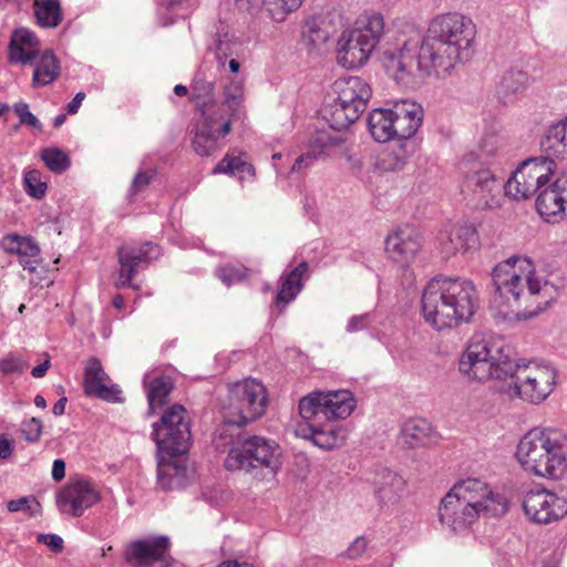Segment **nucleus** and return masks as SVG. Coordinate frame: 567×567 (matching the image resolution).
I'll list each match as a JSON object with an SVG mask.
<instances>
[{
  "instance_id": "obj_9",
  "label": "nucleus",
  "mask_w": 567,
  "mask_h": 567,
  "mask_svg": "<svg viewBox=\"0 0 567 567\" xmlns=\"http://www.w3.org/2000/svg\"><path fill=\"white\" fill-rule=\"evenodd\" d=\"M268 405V395L262 383L246 379L229 386L223 411L231 422L248 424L261 417Z\"/></svg>"
},
{
  "instance_id": "obj_44",
  "label": "nucleus",
  "mask_w": 567,
  "mask_h": 567,
  "mask_svg": "<svg viewBox=\"0 0 567 567\" xmlns=\"http://www.w3.org/2000/svg\"><path fill=\"white\" fill-rule=\"evenodd\" d=\"M225 100L223 106L231 111L233 117H243L244 111L241 103L244 101V85L240 81H231L224 90Z\"/></svg>"
},
{
  "instance_id": "obj_15",
  "label": "nucleus",
  "mask_w": 567,
  "mask_h": 567,
  "mask_svg": "<svg viewBox=\"0 0 567 567\" xmlns=\"http://www.w3.org/2000/svg\"><path fill=\"white\" fill-rule=\"evenodd\" d=\"M523 509L533 523L549 524L567 514V498L545 488L530 489L524 496Z\"/></svg>"
},
{
  "instance_id": "obj_55",
  "label": "nucleus",
  "mask_w": 567,
  "mask_h": 567,
  "mask_svg": "<svg viewBox=\"0 0 567 567\" xmlns=\"http://www.w3.org/2000/svg\"><path fill=\"white\" fill-rule=\"evenodd\" d=\"M332 35V31L324 27V21L319 23L315 22L309 28L308 41L312 45L317 47L326 43Z\"/></svg>"
},
{
  "instance_id": "obj_46",
  "label": "nucleus",
  "mask_w": 567,
  "mask_h": 567,
  "mask_svg": "<svg viewBox=\"0 0 567 567\" xmlns=\"http://www.w3.org/2000/svg\"><path fill=\"white\" fill-rule=\"evenodd\" d=\"M508 511V499L504 494L494 493L487 487V495L483 498L482 512L491 516H503Z\"/></svg>"
},
{
  "instance_id": "obj_58",
  "label": "nucleus",
  "mask_w": 567,
  "mask_h": 567,
  "mask_svg": "<svg viewBox=\"0 0 567 567\" xmlns=\"http://www.w3.org/2000/svg\"><path fill=\"white\" fill-rule=\"evenodd\" d=\"M370 322V315L363 313L360 316H353L349 319L347 324L348 332H357L368 328Z\"/></svg>"
},
{
  "instance_id": "obj_32",
  "label": "nucleus",
  "mask_w": 567,
  "mask_h": 567,
  "mask_svg": "<svg viewBox=\"0 0 567 567\" xmlns=\"http://www.w3.org/2000/svg\"><path fill=\"white\" fill-rule=\"evenodd\" d=\"M213 65L203 63L196 72L192 82L193 100L202 114L205 109L215 103V76L208 74Z\"/></svg>"
},
{
  "instance_id": "obj_19",
  "label": "nucleus",
  "mask_w": 567,
  "mask_h": 567,
  "mask_svg": "<svg viewBox=\"0 0 567 567\" xmlns=\"http://www.w3.org/2000/svg\"><path fill=\"white\" fill-rule=\"evenodd\" d=\"M535 206L546 221L563 218L567 210V174L556 177L551 184L538 189Z\"/></svg>"
},
{
  "instance_id": "obj_13",
  "label": "nucleus",
  "mask_w": 567,
  "mask_h": 567,
  "mask_svg": "<svg viewBox=\"0 0 567 567\" xmlns=\"http://www.w3.org/2000/svg\"><path fill=\"white\" fill-rule=\"evenodd\" d=\"M168 536H148L131 542L124 550V560L131 567H171Z\"/></svg>"
},
{
  "instance_id": "obj_20",
  "label": "nucleus",
  "mask_w": 567,
  "mask_h": 567,
  "mask_svg": "<svg viewBox=\"0 0 567 567\" xmlns=\"http://www.w3.org/2000/svg\"><path fill=\"white\" fill-rule=\"evenodd\" d=\"M392 107L395 130L394 141L398 143L413 142L412 137H414L423 122V107L410 100L395 101Z\"/></svg>"
},
{
  "instance_id": "obj_23",
  "label": "nucleus",
  "mask_w": 567,
  "mask_h": 567,
  "mask_svg": "<svg viewBox=\"0 0 567 567\" xmlns=\"http://www.w3.org/2000/svg\"><path fill=\"white\" fill-rule=\"evenodd\" d=\"M373 51L359 33L344 30L338 40L337 61L344 69H358L368 62Z\"/></svg>"
},
{
  "instance_id": "obj_12",
  "label": "nucleus",
  "mask_w": 567,
  "mask_h": 567,
  "mask_svg": "<svg viewBox=\"0 0 567 567\" xmlns=\"http://www.w3.org/2000/svg\"><path fill=\"white\" fill-rule=\"evenodd\" d=\"M202 124L196 126L193 138L194 151L200 156H208L220 147L219 140L231 131V123L243 117H233L231 111L220 105L216 111L208 113L205 109Z\"/></svg>"
},
{
  "instance_id": "obj_34",
  "label": "nucleus",
  "mask_w": 567,
  "mask_h": 567,
  "mask_svg": "<svg viewBox=\"0 0 567 567\" xmlns=\"http://www.w3.org/2000/svg\"><path fill=\"white\" fill-rule=\"evenodd\" d=\"M34 61L32 87L49 85L61 75V64L52 50H45Z\"/></svg>"
},
{
  "instance_id": "obj_39",
  "label": "nucleus",
  "mask_w": 567,
  "mask_h": 567,
  "mask_svg": "<svg viewBox=\"0 0 567 567\" xmlns=\"http://www.w3.org/2000/svg\"><path fill=\"white\" fill-rule=\"evenodd\" d=\"M307 430L309 433H303V437L324 451L337 447L344 439L342 430L332 425L308 424ZM300 431L306 432V429Z\"/></svg>"
},
{
  "instance_id": "obj_3",
  "label": "nucleus",
  "mask_w": 567,
  "mask_h": 567,
  "mask_svg": "<svg viewBox=\"0 0 567 567\" xmlns=\"http://www.w3.org/2000/svg\"><path fill=\"white\" fill-rule=\"evenodd\" d=\"M477 308L478 296L473 281L457 276L433 277L421 297L423 318L437 331L467 323Z\"/></svg>"
},
{
  "instance_id": "obj_8",
  "label": "nucleus",
  "mask_w": 567,
  "mask_h": 567,
  "mask_svg": "<svg viewBox=\"0 0 567 567\" xmlns=\"http://www.w3.org/2000/svg\"><path fill=\"white\" fill-rule=\"evenodd\" d=\"M152 440L156 444V455H168L169 458L188 453L192 433L188 412L184 405L174 403L152 425Z\"/></svg>"
},
{
  "instance_id": "obj_33",
  "label": "nucleus",
  "mask_w": 567,
  "mask_h": 567,
  "mask_svg": "<svg viewBox=\"0 0 567 567\" xmlns=\"http://www.w3.org/2000/svg\"><path fill=\"white\" fill-rule=\"evenodd\" d=\"M393 107H378L367 117L368 130L374 141L386 143L394 141Z\"/></svg>"
},
{
  "instance_id": "obj_21",
  "label": "nucleus",
  "mask_w": 567,
  "mask_h": 567,
  "mask_svg": "<svg viewBox=\"0 0 567 567\" xmlns=\"http://www.w3.org/2000/svg\"><path fill=\"white\" fill-rule=\"evenodd\" d=\"M110 380L100 359L92 357L84 369V393L91 398H97L106 402H123L122 390L117 384H105Z\"/></svg>"
},
{
  "instance_id": "obj_31",
  "label": "nucleus",
  "mask_w": 567,
  "mask_h": 567,
  "mask_svg": "<svg viewBox=\"0 0 567 567\" xmlns=\"http://www.w3.org/2000/svg\"><path fill=\"white\" fill-rule=\"evenodd\" d=\"M403 445L416 449L432 444L436 439L431 423L422 417L410 419L401 429Z\"/></svg>"
},
{
  "instance_id": "obj_25",
  "label": "nucleus",
  "mask_w": 567,
  "mask_h": 567,
  "mask_svg": "<svg viewBox=\"0 0 567 567\" xmlns=\"http://www.w3.org/2000/svg\"><path fill=\"white\" fill-rule=\"evenodd\" d=\"M39 52L40 40L33 31L19 28L12 32L8 45V61L10 64L33 65Z\"/></svg>"
},
{
  "instance_id": "obj_41",
  "label": "nucleus",
  "mask_w": 567,
  "mask_h": 567,
  "mask_svg": "<svg viewBox=\"0 0 567 567\" xmlns=\"http://www.w3.org/2000/svg\"><path fill=\"white\" fill-rule=\"evenodd\" d=\"M414 152V142L398 143V150L383 152L378 158L377 166L383 172L401 171Z\"/></svg>"
},
{
  "instance_id": "obj_18",
  "label": "nucleus",
  "mask_w": 567,
  "mask_h": 567,
  "mask_svg": "<svg viewBox=\"0 0 567 567\" xmlns=\"http://www.w3.org/2000/svg\"><path fill=\"white\" fill-rule=\"evenodd\" d=\"M481 511L466 501L449 492L441 501L439 519L443 526L453 532L467 529L477 518Z\"/></svg>"
},
{
  "instance_id": "obj_10",
  "label": "nucleus",
  "mask_w": 567,
  "mask_h": 567,
  "mask_svg": "<svg viewBox=\"0 0 567 567\" xmlns=\"http://www.w3.org/2000/svg\"><path fill=\"white\" fill-rule=\"evenodd\" d=\"M556 168L557 163L548 157L526 158L505 183L504 193L516 200L527 199L547 185Z\"/></svg>"
},
{
  "instance_id": "obj_43",
  "label": "nucleus",
  "mask_w": 567,
  "mask_h": 567,
  "mask_svg": "<svg viewBox=\"0 0 567 567\" xmlns=\"http://www.w3.org/2000/svg\"><path fill=\"white\" fill-rule=\"evenodd\" d=\"M41 159L49 171L55 174H62L71 166L69 154L59 147L43 148L41 151Z\"/></svg>"
},
{
  "instance_id": "obj_63",
  "label": "nucleus",
  "mask_w": 567,
  "mask_h": 567,
  "mask_svg": "<svg viewBox=\"0 0 567 567\" xmlns=\"http://www.w3.org/2000/svg\"><path fill=\"white\" fill-rule=\"evenodd\" d=\"M365 548V542L363 538H357L352 545L348 548V556L354 558L359 556Z\"/></svg>"
},
{
  "instance_id": "obj_61",
  "label": "nucleus",
  "mask_w": 567,
  "mask_h": 567,
  "mask_svg": "<svg viewBox=\"0 0 567 567\" xmlns=\"http://www.w3.org/2000/svg\"><path fill=\"white\" fill-rule=\"evenodd\" d=\"M51 475L54 482H61L65 477V462L62 458L54 460Z\"/></svg>"
},
{
  "instance_id": "obj_4",
  "label": "nucleus",
  "mask_w": 567,
  "mask_h": 567,
  "mask_svg": "<svg viewBox=\"0 0 567 567\" xmlns=\"http://www.w3.org/2000/svg\"><path fill=\"white\" fill-rule=\"evenodd\" d=\"M564 434L551 427H535L519 441L516 457L526 471L537 476L559 478L567 470Z\"/></svg>"
},
{
  "instance_id": "obj_51",
  "label": "nucleus",
  "mask_w": 567,
  "mask_h": 567,
  "mask_svg": "<svg viewBox=\"0 0 567 567\" xmlns=\"http://www.w3.org/2000/svg\"><path fill=\"white\" fill-rule=\"evenodd\" d=\"M215 44V55L219 65L224 66L228 58L238 56L240 44L236 40L218 38Z\"/></svg>"
},
{
  "instance_id": "obj_35",
  "label": "nucleus",
  "mask_w": 567,
  "mask_h": 567,
  "mask_svg": "<svg viewBox=\"0 0 567 567\" xmlns=\"http://www.w3.org/2000/svg\"><path fill=\"white\" fill-rule=\"evenodd\" d=\"M146 388L148 414H154L156 409H162L168 403V398L175 388L174 379L169 375L154 377L148 383L144 381Z\"/></svg>"
},
{
  "instance_id": "obj_37",
  "label": "nucleus",
  "mask_w": 567,
  "mask_h": 567,
  "mask_svg": "<svg viewBox=\"0 0 567 567\" xmlns=\"http://www.w3.org/2000/svg\"><path fill=\"white\" fill-rule=\"evenodd\" d=\"M560 121L553 123L540 140V150L544 157L550 159L565 158L567 156V144L565 142L566 132Z\"/></svg>"
},
{
  "instance_id": "obj_56",
  "label": "nucleus",
  "mask_w": 567,
  "mask_h": 567,
  "mask_svg": "<svg viewBox=\"0 0 567 567\" xmlns=\"http://www.w3.org/2000/svg\"><path fill=\"white\" fill-rule=\"evenodd\" d=\"M43 424L39 417H31L22 423L24 440L30 443L38 442L42 434Z\"/></svg>"
},
{
  "instance_id": "obj_42",
  "label": "nucleus",
  "mask_w": 567,
  "mask_h": 567,
  "mask_svg": "<svg viewBox=\"0 0 567 567\" xmlns=\"http://www.w3.org/2000/svg\"><path fill=\"white\" fill-rule=\"evenodd\" d=\"M488 485L478 478H466L457 482L451 489L455 496L468 501L482 512L483 498L487 495Z\"/></svg>"
},
{
  "instance_id": "obj_60",
  "label": "nucleus",
  "mask_w": 567,
  "mask_h": 567,
  "mask_svg": "<svg viewBox=\"0 0 567 567\" xmlns=\"http://www.w3.org/2000/svg\"><path fill=\"white\" fill-rule=\"evenodd\" d=\"M14 450L13 441L8 439L6 434H0V458L8 460Z\"/></svg>"
},
{
  "instance_id": "obj_27",
  "label": "nucleus",
  "mask_w": 567,
  "mask_h": 567,
  "mask_svg": "<svg viewBox=\"0 0 567 567\" xmlns=\"http://www.w3.org/2000/svg\"><path fill=\"white\" fill-rule=\"evenodd\" d=\"M309 270L308 261L299 262L293 269L284 272L279 278L278 291L274 306L278 315L284 313L286 307L293 301L303 288V278Z\"/></svg>"
},
{
  "instance_id": "obj_59",
  "label": "nucleus",
  "mask_w": 567,
  "mask_h": 567,
  "mask_svg": "<svg viewBox=\"0 0 567 567\" xmlns=\"http://www.w3.org/2000/svg\"><path fill=\"white\" fill-rule=\"evenodd\" d=\"M0 369L4 374H11L22 371V364L18 359L6 358L0 361Z\"/></svg>"
},
{
  "instance_id": "obj_14",
  "label": "nucleus",
  "mask_w": 567,
  "mask_h": 567,
  "mask_svg": "<svg viewBox=\"0 0 567 567\" xmlns=\"http://www.w3.org/2000/svg\"><path fill=\"white\" fill-rule=\"evenodd\" d=\"M503 179L489 168L468 173L463 184L465 198L474 209H487L498 206L496 197L504 189Z\"/></svg>"
},
{
  "instance_id": "obj_38",
  "label": "nucleus",
  "mask_w": 567,
  "mask_h": 567,
  "mask_svg": "<svg viewBox=\"0 0 567 567\" xmlns=\"http://www.w3.org/2000/svg\"><path fill=\"white\" fill-rule=\"evenodd\" d=\"M33 16L38 27L55 29L63 21V10L60 0H33Z\"/></svg>"
},
{
  "instance_id": "obj_40",
  "label": "nucleus",
  "mask_w": 567,
  "mask_h": 567,
  "mask_svg": "<svg viewBox=\"0 0 567 567\" xmlns=\"http://www.w3.org/2000/svg\"><path fill=\"white\" fill-rule=\"evenodd\" d=\"M350 31L359 33L362 40L369 41V45L375 50L384 33L383 16L377 12L361 16L355 22V28Z\"/></svg>"
},
{
  "instance_id": "obj_24",
  "label": "nucleus",
  "mask_w": 567,
  "mask_h": 567,
  "mask_svg": "<svg viewBox=\"0 0 567 567\" xmlns=\"http://www.w3.org/2000/svg\"><path fill=\"white\" fill-rule=\"evenodd\" d=\"M369 480L374 488V497L381 507L398 503L406 485L405 480L399 473L383 466H377Z\"/></svg>"
},
{
  "instance_id": "obj_50",
  "label": "nucleus",
  "mask_w": 567,
  "mask_h": 567,
  "mask_svg": "<svg viewBox=\"0 0 567 567\" xmlns=\"http://www.w3.org/2000/svg\"><path fill=\"white\" fill-rule=\"evenodd\" d=\"M218 278L227 286L241 282L248 276V269L243 266L225 265L217 269Z\"/></svg>"
},
{
  "instance_id": "obj_53",
  "label": "nucleus",
  "mask_w": 567,
  "mask_h": 567,
  "mask_svg": "<svg viewBox=\"0 0 567 567\" xmlns=\"http://www.w3.org/2000/svg\"><path fill=\"white\" fill-rule=\"evenodd\" d=\"M155 175L156 171L154 169L137 172L128 189L127 197L130 200H132L136 194L143 192L152 183Z\"/></svg>"
},
{
  "instance_id": "obj_26",
  "label": "nucleus",
  "mask_w": 567,
  "mask_h": 567,
  "mask_svg": "<svg viewBox=\"0 0 567 567\" xmlns=\"http://www.w3.org/2000/svg\"><path fill=\"white\" fill-rule=\"evenodd\" d=\"M1 247L6 252L19 256L20 265L30 272H34L37 265L42 261L41 249L31 236L7 234L1 239Z\"/></svg>"
},
{
  "instance_id": "obj_57",
  "label": "nucleus",
  "mask_w": 567,
  "mask_h": 567,
  "mask_svg": "<svg viewBox=\"0 0 567 567\" xmlns=\"http://www.w3.org/2000/svg\"><path fill=\"white\" fill-rule=\"evenodd\" d=\"M38 542L48 546L53 553H61L64 548L62 537L56 534H39Z\"/></svg>"
},
{
  "instance_id": "obj_47",
  "label": "nucleus",
  "mask_w": 567,
  "mask_h": 567,
  "mask_svg": "<svg viewBox=\"0 0 567 567\" xmlns=\"http://www.w3.org/2000/svg\"><path fill=\"white\" fill-rule=\"evenodd\" d=\"M245 425L244 423L229 421L226 411H223V423L217 430L218 440L223 442V445L237 446V435L244 433L241 427Z\"/></svg>"
},
{
  "instance_id": "obj_62",
  "label": "nucleus",
  "mask_w": 567,
  "mask_h": 567,
  "mask_svg": "<svg viewBox=\"0 0 567 567\" xmlns=\"http://www.w3.org/2000/svg\"><path fill=\"white\" fill-rule=\"evenodd\" d=\"M84 99V92L76 93L74 97L65 106V111L68 112V114H76Z\"/></svg>"
},
{
  "instance_id": "obj_22",
  "label": "nucleus",
  "mask_w": 567,
  "mask_h": 567,
  "mask_svg": "<svg viewBox=\"0 0 567 567\" xmlns=\"http://www.w3.org/2000/svg\"><path fill=\"white\" fill-rule=\"evenodd\" d=\"M384 245L386 254L393 261L406 266L415 258L422 241L419 233L406 226L388 235Z\"/></svg>"
},
{
  "instance_id": "obj_16",
  "label": "nucleus",
  "mask_w": 567,
  "mask_h": 567,
  "mask_svg": "<svg viewBox=\"0 0 567 567\" xmlns=\"http://www.w3.org/2000/svg\"><path fill=\"white\" fill-rule=\"evenodd\" d=\"M100 499V493L92 482L83 477L70 480L55 496L59 511L73 517H81L85 509L99 503Z\"/></svg>"
},
{
  "instance_id": "obj_2",
  "label": "nucleus",
  "mask_w": 567,
  "mask_h": 567,
  "mask_svg": "<svg viewBox=\"0 0 567 567\" xmlns=\"http://www.w3.org/2000/svg\"><path fill=\"white\" fill-rule=\"evenodd\" d=\"M458 370L471 380L508 381L509 396L543 402L556 385L557 371L550 365L530 367L516 360L514 349L502 338L473 339L458 360Z\"/></svg>"
},
{
  "instance_id": "obj_45",
  "label": "nucleus",
  "mask_w": 567,
  "mask_h": 567,
  "mask_svg": "<svg viewBox=\"0 0 567 567\" xmlns=\"http://www.w3.org/2000/svg\"><path fill=\"white\" fill-rule=\"evenodd\" d=\"M303 0H267L266 9L270 18L276 22H281L286 17L296 11Z\"/></svg>"
},
{
  "instance_id": "obj_48",
  "label": "nucleus",
  "mask_w": 567,
  "mask_h": 567,
  "mask_svg": "<svg viewBox=\"0 0 567 567\" xmlns=\"http://www.w3.org/2000/svg\"><path fill=\"white\" fill-rule=\"evenodd\" d=\"M23 185L25 193L30 197L42 199L45 196L47 183L41 181L39 171L31 169L27 172L23 177Z\"/></svg>"
},
{
  "instance_id": "obj_29",
  "label": "nucleus",
  "mask_w": 567,
  "mask_h": 567,
  "mask_svg": "<svg viewBox=\"0 0 567 567\" xmlns=\"http://www.w3.org/2000/svg\"><path fill=\"white\" fill-rule=\"evenodd\" d=\"M157 484L163 491L182 489L188 485V468L168 455H156Z\"/></svg>"
},
{
  "instance_id": "obj_28",
  "label": "nucleus",
  "mask_w": 567,
  "mask_h": 567,
  "mask_svg": "<svg viewBox=\"0 0 567 567\" xmlns=\"http://www.w3.org/2000/svg\"><path fill=\"white\" fill-rule=\"evenodd\" d=\"M480 246L478 233L473 224L464 223L455 226L453 230L441 240V252L449 258L457 252L465 254Z\"/></svg>"
},
{
  "instance_id": "obj_49",
  "label": "nucleus",
  "mask_w": 567,
  "mask_h": 567,
  "mask_svg": "<svg viewBox=\"0 0 567 567\" xmlns=\"http://www.w3.org/2000/svg\"><path fill=\"white\" fill-rule=\"evenodd\" d=\"M7 508L11 513L27 512L30 517H35L41 514V504L35 499L34 496H23L17 499H10L7 503Z\"/></svg>"
},
{
  "instance_id": "obj_54",
  "label": "nucleus",
  "mask_w": 567,
  "mask_h": 567,
  "mask_svg": "<svg viewBox=\"0 0 567 567\" xmlns=\"http://www.w3.org/2000/svg\"><path fill=\"white\" fill-rule=\"evenodd\" d=\"M13 112L17 114V116L20 120V124H24L28 126H31L39 132L42 131V124L39 121V118L32 114L29 110V104L25 102H18L13 105Z\"/></svg>"
},
{
  "instance_id": "obj_5",
  "label": "nucleus",
  "mask_w": 567,
  "mask_h": 567,
  "mask_svg": "<svg viewBox=\"0 0 567 567\" xmlns=\"http://www.w3.org/2000/svg\"><path fill=\"white\" fill-rule=\"evenodd\" d=\"M527 258L512 256L496 265L492 271V297L497 307L509 310L529 306L533 297L540 293V280L535 278Z\"/></svg>"
},
{
  "instance_id": "obj_7",
  "label": "nucleus",
  "mask_w": 567,
  "mask_h": 567,
  "mask_svg": "<svg viewBox=\"0 0 567 567\" xmlns=\"http://www.w3.org/2000/svg\"><path fill=\"white\" fill-rule=\"evenodd\" d=\"M333 92L337 96L323 105L321 115L333 131L340 132L353 124L364 112L372 97V89L364 79L349 76L337 80Z\"/></svg>"
},
{
  "instance_id": "obj_1",
  "label": "nucleus",
  "mask_w": 567,
  "mask_h": 567,
  "mask_svg": "<svg viewBox=\"0 0 567 567\" xmlns=\"http://www.w3.org/2000/svg\"><path fill=\"white\" fill-rule=\"evenodd\" d=\"M475 33L474 23L464 16L440 14L430 22L422 39H409L400 49L383 51V66L401 85L433 71L437 75L449 73L457 63L471 59Z\"/></svg>"
},
{
  "instance_id": "obj_11",
  "label": "nucleus",
  "mask_w": 567,
  "mask_h": 567,
  "mask_svg": "<svg viewBox=\"0 0 567 567\" xmlns=\"http://www.w3.org/2000/svg\"><path fill=\"white\" fill-rule=\"evenodd\" d=\"M355 409V399L348 390L315 391L299 401V414L303 420L322 415L326 420L346 419Z\"/></svg>"
},
{
  "instance_id": "obj_52",
  "label": "nucleus",
  "mask_w": 567,
  "mask_h": 567,
  "mask_svg": "<svg viewBox=\"0 0 567 567\" xmlns=\"http://www.w3.org/2000/svg\"><path fill=\"white\" fill-rule=\"evenodd\" d=\"M344 142L340 134H330L326 131H317L310 140V145L315 150L324 151L329 146L340 145Z\"/></svg>"
},
{
  "instance_id": "obj_64",
  "label": "nucleus",
  "mask_w": 567,
  "mask_h": 567,
  "mask_svg": "<svg viewBox=\"0 0 567 567\" xmlns=\"http://www.w3.org/2000/svg\"><path fill=\"white\" fill-rule=\"evenodd\" d=\"M50 359H45L42 363L35 365L31 370V375L35 379L43 378L50 368Z\"/></svg>"
},
{
  "instance_id": "obj_36",
  "label": "nucleus",
  "mask_w": 567,
  "mask_h": 567,
  "mask_svg": "<svg viewBox=\"0 0 567 567\" xmlns=\"http://www.w3.org/2000/svg\"><path fill=\"white\" fill-rule=\"evenodd\" d=\"M246 153L237 150L229 151L223 159H220L213 169L214 174H226L237 176L240 181L245 179V174L255 177V167L251 163L243 158Z\"/></svg>"
},
{
  "instance_id": "obj_17",
  "label": "nucleus",
  "mask_w": 567,
  "mask_h": 567,
  "mask_svg": "<svg viewBox=\"0 0 567 567\" xmlns=\"http://www.w3.org/2000/svg\"><path fill=\"white\" fill-rule=\"evenodd\" d=\"M159 255V247L152 241L138 245H124L117 248L120 264L117 288H135L132 280L140 268H145Z\"/></svg>"
},
{
  "instance_id": "obj_30",
  "label": "nucleus",
  "mask_w": 567,
  "mask_h": 567,
  "mask_svg": "<svg viewBox=\"0 0 567 567\" xmlns=\"http://www.w3.org/2000/svg\"><path fill=\"white\" fill-rule=\"evenodd\" d=\"M529 75L523 70L511 68L505 71L496 89L498 101L504 104L514 103L527 90Z\"/></svg>"
},
{
  "instance_id": "obj_6",
  "label": "nucleus",
  "mask_w": 567,
  "mask_h": 567,
  "mask_svg": "<svg viewBox=\"0 0 567 567\" xmlns=\"http://www.w3.org/2000/svg\"><path fill=\"white\" fill-rule=\"evenodd\" d=\"M281 447L270 439L239 433L237 446L230 447L225 460L228 471H245L255 478L274 477L281 466Z\"/></svg>"
}]
</instances>
